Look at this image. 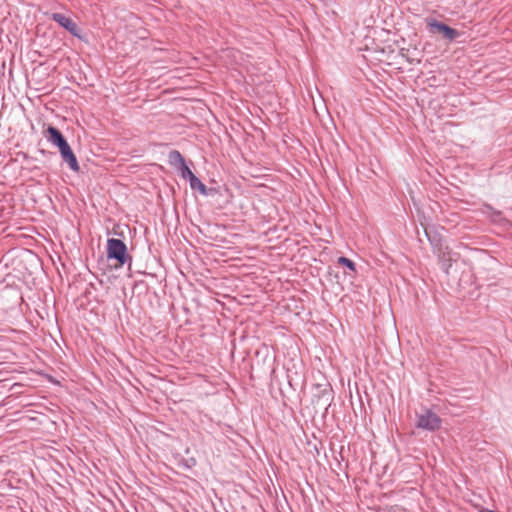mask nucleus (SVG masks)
Listing matches in <instances>:
<instances>
[{
    "mask_svg": "<svg viewBox=\"0 0 512 512\" xmlns=\"http://www.w3.org/2000/svg\"><path fill=\"white\" fill-rule=\"evenodd\" d=\"M106 253L109 260H115L121 266L132 261L131 256L128 254L126 244L124 241L117 238H109L107 240Z\"/></svg>",
    "mask_w": 512,
    "mask_h": 512,
    "instance_id": "f257e3e1",
    "label": "nucleus"
},
{
    "mask_svg": "<svg viewBox=\"0 0 512 512\" xmlns=\"http://www.w3.org/2000/svg\"><path fill=\"white\" fill-rule=\"evenodd\" d=\"M441 418L431 410H425L424 413L417 415V427L427 431H435L441 427Z\"/></svg>",
    "mask_w": 512,
    "mask_h": 512,
    "instance_id": "f03ea898",
    "label": "nucleus"
},
{
    "mask_svg": "<svg viewBox=\"0 0 512 512\" xmlns=\"http://www.w3.org/2000/svg\"><path fill=\"white\" fill-rule=\"evenodd\" d=\"M425 235L432 247L433 253L438 258L444 259V257L447 254H450V250H449L448 246L444 245L443 238L438 232L425 229Z\"/></svg>",
    "mask_w": 512,
    "mask_h": 512,
    "instance_id": "7ed1b4c3",
    "label": "nucleus"
},
{
    "mask_svg": "<svg viewBox=\"0 0 512 512\" xmlns=\"http://www.w3.org/2000/svg\"><path fill=\"white\" fill-rule=\"evenodd\" d=\"M430 31L442 34L447 40L454 41L460 36L458 30L448 26L447 24L437 21L435 19L430 20L428 23Z\"/></svg>",
    "mask_w": 512,
    "mask_h": 512,
    "instance_id": "20e7f679",
    "label": "nucleus"
},
{
    "mask_svg": "<svg viewBox=\"0 0 512 512\" xmlns=\"http://www.w3.org/2000/svg\"><path fill=\"white\" fill-rule=\"evenodd\" d=\"M50 18L58 23L62 28L67 30L74 37L81 38L80 30L77 24L71 18L61 13H52Z\"/></svg>",
    "mask_w": 512,
    "mask_h": 512,
    "instance_id": "39448f33",
    "label": "nucleus"
},
{
    "mask_svg": "<svg viewBox=\"0 0 512 512\" xmlns=\"http://www.w3.org/2000/svg\"><path fill=\"white\" fill-rule=\"evenodd\" d=\"M45 137L47 141L50 142L53 146L57 147L58 150L69 144L62 132L52 125L47 127Z\"/></svg>",
    "mask_w": 512,
    "mask_h": 512,
    "instance_id": "423d86ee",
    "label": "nucleus"
},
{
    "mask_svg": "<svg viewBox=\"0 0 512 512\" xmlns=\"http://www.w3.org/2000/svg\"><path fill=\"white\" fill-rule=\"evenodd\" d=\"M59 152L62 157V160L68 164L69 168L73 172H79L80 166H79L78 160L76 158V155L74 154L70 145L69 144L66 145L65 147L60 149Z\"/></svg>",
    "mask_w": 512,
    "mask_h": 512,
    "instance_id": "0eeeda50",
    "label": "nucleus"
},
{
    "mask_svg": "<svg viewBox=\"0 0 512 512\" xmlns=\"http://www.w3.org/2000/svg\"><path fill=\"white\" fill-rule=\"evenodd\" d=\"M168 163L178 169L185 163V159L178 150H171L168 154Z\"/></svg>",
    "mask_w": 512,
    "mask_h": 512,
    "instance_id": "6e6552de",
    "label": "nucleus"
},
{
    "mask_svg": "<svg viewBox=\"0 0 512 512\" xmlns=\"http://www.w3.org/2000/svg\"><path fill=\"white\" fill-rule=\"evenodd\" d=\"M189 185L192 190L199 191L201 195H209L206 185L197 176L193 177V179L189 181Z\"/></svg>",
    "mask_w": 512,
    "mask_h": 512,
    "instance_id": "1a4fd4ad",
    "label": "nucleus"
},
{
    "mask_svg": "<svg viewBox=\"0 0 512 512\" xmlns=\"http://www.w3.org/2000/svg\"><path fill=\"white\" fill-rule=\"evenodd\" d=\"M178 172L180 174V176L185 179V180H188L190 181L191 179H193V177H195L196 175L191 171V169L186 165V162L180 166L178 168Z\"/></svg>",
    "mask_w": 512,
    "mask_h": 512,
    "instance_id": "9d476101",
    "label": "nucleus"
},
{
    "mask_svg": "<svg viewBox=\"0 0 512 512\" xmlns=\"http://www.w3.org/2000/svg\"><path fill=\"white\" fill-rule=\"evenodd\" d=\"M338 263L346 268H348L350 271L355 272L356 271V264L349 258L345 256H340L338 258Z\"/></svg>",
    "mask_w": 512,
    "mask_h": 512,
    "instance_id": "9b49d317",
    "label": "nucleus"
},
{
    "mask_svg": "<svg viewBox=\"0 0 512 512\" xmlns=\"http://www.w3.org/2000/svg\"><path fill=\"white\" fill-rule=\"evenodd\" d=\"M441 264H442V267L443 269L445 270L446 273H448V269L451 267L452 265V261L453 259L450 257V254H447L444 259L443 258H439Z\"/></svg>",
    "mask_w": 512,
    "mask_h": 512,
    "instance_id": "f8f14e48",
    "label": "nucleus"
},
{
    "mask_svg": "<svg viewBox=\"0 0 512 512\" xmlns=\"http://www.w3.org/2000/svg\"><path fill=\"white\" fill-rule=\"evenodd\" d=\"M491 219L494 222L500 223L502 220H504L503 215L500 211L493 210L491 214Z\"/></svg>",
    "mask_w": 512,
    "mask_h": 512,
    "instance_id": "ddd939ff",
    "label": "nucleus"
}]
</instances>
